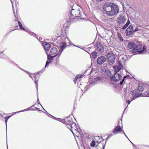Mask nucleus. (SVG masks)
Returning <instances> with one entry per match:
<instances>
[{"mask_svg":"<svg viewBox=\"0 0 149 149\" xmlns=\"http://www.w3.org/2000/svg\"><path fill=\"white\" fill-rule=\"evenodd\" d=\"M102 11L104 13L108 16H113L119 12L118 6L113 3L107 2L102 6Z\"/></svg>","mask_w":149,"mask_h":149,"instance_id":"obj_1","label":"nucleus"},{"mask_svg":"<svg viewBox=\"0 0 149 149\" xmlns=\"http://www.w3.org/2000/svg\"><path fill=\"white\" fill-rule=\"evenodd\" d=\"M80 10L79 8H77L76 9L72 8L70 11V14L71 16H75L77 17H81L82 16V11L81 8Z\"/></svg>","mask_w":149,"mask_h":149,"instance_id":"obj_2","label":"nucleus"},{"mask_svg":"<svg viewBox=\"0 0 149 149\" xmlns=\"http://www.w3.org/2000/svg\"><path fill=\"white\" fill-rule=\"evenodd\" d=\"M146 47L143 45V46L140 45H137L134 48L132 49L133 53L139 52L140 54L142 53L146 50Z\"/></svg>","mask_w":149,"mask_h":149,"instance_id":"obj_3","label":"nucleus"},{"mask_svg":"<svg viewBox=\"0 0 149 149\" xmlns=\"http://www.w3.org/2000/svg\"><path fill=\"white\" fill-rule=\"evenodd\" d=\"M107 57L109 63L111 65L114 63L115 61V56L112 53H109L107 54Z\"/></svg>","mask_w":149,"mask_h":149,"instance_id":"obj_4","label":"nucleus"},{"mask_svg":"<svg viewBox=\"0 0 149 149\" xmlns=\"http://www.w3.org/2000/svg\"><path fill=\"white\" fill-rule=\"evenodd\" d=\"M38 74V73H34L33 74H30V77L34 81L35 84L36 85V88L38 89V81L39 79Z\"/></svg>","mask_w":149,"mask_h":149,"instance_id":"obj_5","label":"nucleus"},{"mask_svg":"<svg viewBox=\"0 0 149 149\" xmlns=\"http://www.w3.org/2000/svg\"><path fill=\"white\" fill-rule=\"evenodd\" d=\"M122 78V76L118 73H115L113 75L110 77L111 80L117 82L119 81Z\"/></svg>","mask_w":149,"mask_h":149,"instance_id":"obj_6","label":"nucleus"},{"mask_svg":"<svg viewBox=\"0 0 149 149\" xmlns=\"http://www.w3.org/2000/svg\"><path fill=\"white\" fill-rule=\"evenodd\" d=\"M57 43L58 44H60V49L59 50V52H61V53L58 56H59L61 52L66 47L67 43L65 41L64 42L62 41V40L57 42Z\"/></svg>","mask_w":149,"mask_h":149,"instance_id":"obj_7","label":"nucleus"},{"mask_svg":"<svg viewBox=\"0 0 149 149\" xmlns=\"http://www.w3.org/2000/svg\"><path fill=\"white\" fill-rule=\"evenodd\" d=\"M118 22L119 25L122 26L125 22L126 19L125 16L120 15L117 17Z\"/></svg>","mask_w":149,"mask_h":149,"instance_id":"obj_8","label":"nucleus"},{"mask_svg":"<svg viewBox=\"0 0 149 149\" xmlns=\"http://www.w3.org/2000/svg\"><path fill=\"white\" fill-rule=\"evenodd\" d=\"M106 61V57L104 56H101L97 58L96 62L98 65H101L103 64Z\"/></svg>","mask_w":149,"mask_h":149,"instance_id":"obj_9","label":"nucleus"},{"mask_svg":"<svg viewBox=\"0 0 149 149\" xmlns=\"http://www.w3.org/2000/svg\"><path fill=\"white\" fill-rule=\"evenodd\" d=\"M60 120H58L59 121H60L62 123H63L64 121L65 122V123L66 124L67 126L68 125L69 126V125H71V124H72V123H73V120H72V119L70 117H67L65 118L64 120H61V119Z\"/></svg>","mask_w":149,"mask_h":149,"instance_id":"obj_10","label":"nucleus"},{"mask_svg":"<svg viewBox=\"0 0 149 149\" xmlns=\"http://www.w3.org/2000/svg\"><path fill=\"white\" fill-rule=\"evenodd\" d=\"M58 51L57 48L55 47H53L50 50L49 55H51V56L52 57H55L58 54Z\"/></svg>","mask_w":149,"mask_h":149,"instance_id":"obj_11","label":"nucleus"},{"mask_svg":"<svg viewBox=\"0 0 149 149\" xmlns=\"http://www.w3.org/2000/svg\"><path fill=\"white\" fill-rule=\"evenodd\" d=\"M125 32L127 36H130L132 34H133V26L130 25L126 30Z\"/></svg>","mask_w":149,"mask_h":149,"instance_id":"obj_12","label":"nucleus"},{"mask_svg":"<svg viewBox=\"0 0 149 149\" xmlns=\"http://www.w3.org/2000/svg\"><path fill=\"white\" fill-rule=\"evenodd\" d=\"M82 75H77L75 77L74 79V81L75 84L77 82H78V86L79 87V88H80V86L79 85H81V82H79V81H80V79L81 78Z\"/></svg>","mask_w":149,"mask_h":149,"instance_id":"obj_13","label":"nucleus"},{"mask_svg":"<svg viewBox=\"0 0 149 149\" xmlns=\"http://www.w3.org/2000/svg\"><path fill=\"white\" fill-rule=\"evenodd\" d=\"M132 94L131 95L132 96L131 98V101L135 99L139 95L136 93V90H134L131 91Z\"/></svg>","mask_w":149,"mask_h":149,"instance_id":"obj_14","label":"nucleus"},{"mask_svg":"<svg viewBox=\"0 0 149 149\" xmlns=\"http://www.w3.org/2000/svg\"><path fill=\"white\" fill-rule=\"evenodd\" d=\"M122 131V128L119 126H116L113 130L112 132L114 133V135Z\"/></svg>","mask_w":149,"mask_h":149,"instance_id":"obj_15","label":"nucleus"},{"mask_svg":"<svg viewBox=\"0 0 149 149\" xmlns=\"http://www.w3.org/2000/svg\"><path fill=\"white\" fill-rule=\"evenodd\" d=\"M42 45L45 50L48 51L50 49L51 46L48 43L46 42H44L42 44Z\"/></svg>","mask_w":149,"mask_h":149,"instance_id":"obj_16","label":"nucleus"},{"mask_svg":"<svg viewBox=\"0 0 149 149\" xmlns=\"http://www.w3.org/2000/svg\"><path fill=\"white\" fill-rule=\"evenodd\" d=\"M97 49L100 52L102 53L104 48V47L100 44L97 45Z\"/></svg>","mask_w":149,"mask_h":149,"instance_id":"obj_17","label":"nucleus"},{"mask_svg":"<svg viewBox=\"0 0 149 149\" xmlns=\"http://www.w3.org/2000/svg\"><path fill=\"white\" fill-rule=\"evenodd\" d=\"M76 126V123L74 122L73 121V123H72V124H71V125H69V126L67 125V127L69 129H70V131L72 132L74 135V133L73 131L72 128Z\"/></svg>","mask_w":149,"mask_h":149,"instance_id":"obj_18","label":"nucleus"},{"mask_svg":"<svg viewBox=\"0 0 149 149\" xmlns=\"http://www.w3.org/2000/svg\"><path fill=\"white\" fill-rule=\"evenodd\" d=\"M135 43L133 42H131L128 43L127 47L129 48L132 49L134 47H135Z\"/></svg>","mask_w":149,"mask_h":149,"instance_id":"obj_19","label":"nucleus"},{"mask_svg":"<svg viewBox=\"0 0 149 149\" xmlns=\"http://www.w3.org/2000/svg\"><path fill=\"white\" fill-rule=\"evenodd\" d=\"M130 23V22L129 19H128L126 23L122 27L121 29L123 30H125L128 27Z\"/></svg>","mask_w":149,"mask_h":149,"instance_id":"obj_20","label":"nucleus"},{"mask_svg":"<svg viewBox=\"0 0 149 149\" xmlns=\"http://www.w3.org/2000/svg\"><path fill=\"white\" fill-rule=\"evenodd\" d=\"M144 86L141 84H139L137 88V90L139 92H141L144 90Z\"/></svg>","mask_w":149,"mask_h":149,"instance_id":"obj_21","label":"nucleus"},{"mask_svg":"<svg viewBox=\"0 0 149 149\" xmlns=\"http://www.w3.org/2000/svg\"><path fill=\"white\" fill-rule=\"evenodd\" d=\"M114 68L116 73H117L119 72L121 69V68L119 67V66H114Z\"/></svg>","mask_w":149,"mask_h":149,"instance_id":"obj_22","label":"nucleus"},{"mask_svg":"<svg viewBox=\"0 0 149 149\" xmlns=\"http://www.w3.org/2000/svg\"><path fill=\"white\" fill-rule=\"evenodd\" d=\"M49 116H51L52 118L56 120H58V119H60V118H56L53 116L51 115L50 114H49V113H48L47 111H46V112H45Z\"/></svg>","mask_w":149,"mask_h":149,"instance_id":"obj_23","label":"nucleus"},{"mask_svg":"<svg viewBox=\"0 0 149 149\" xmlns=\"http://www.w3.org/2000/svg\"><path fill=\"white\" fill-rule=\"evenodd\" d=\"M92 56L95 59L97 58V54L96 52H92Z\"/></svg>","mask_w":149,"mask_h":149,"instance_id":"obj_24","label":"nucleus"},{"mask_svg":"<svg viewBox=\"0 0 149 149\" xmlns=\"http://www.w3.org/2000/svg\"><path fill=\"white\" fill-rule=\"evenodd\" d=\"M18 23L20 29L22 30H25V28L23 27L22 23L19 21H18Z\"/></svg>","mask_w":149,"mask_h":149,"instance_id":"obj_25","label":"nucleus"},{"mask_svg":"<svg viewBox=\"0 0 149 149\" xmlns=\"http://www.w3.org/2000/svg\"><path fill=\"white\" fill-rule=\"evenodd\" d=\"M118 37L119 39V40L121 42H122L123 41V39L122 37L120 34L118 33Z\"/></svg>","mask_w":149,"mask_h":149,"instance_id":"obj_26","label":"nucleus"},{"mask_svg":"<svg viewBox=\"0 0 149 149\" xmlns=\"http://www.w3.org/2000/svg\"><path fill=\"white\" fill-rule=\"evenodd\" d=\"M105 72L107 75L108 76H110L111 75V71L110 70H105Z\"/></svg>","mask_w":149,"mask_h":149,"instance_id":"obj_27","label":"nucleus"},{"mask_svg":"<svg viewBox=\"0 0 149 149\" xmlns=\"http://www.w3.org/2000/svg\"><path fill=\"white\" fill-rule=\"evenodd\" d=\"M30 109V108H28L27 109H24V110H21V111H19L16 112H15V113L16 114V113H20V112H24V111H28V110H29Z\"/></svg>","mask_w":149,"mask_h":149,"instance_id":"obj_28","label":"nucleus"},{"mask_svg":"<svg viewBox=\"0 0 149 149\" xmlns=\"http://www.w3.org/2000/svg\"><path fill=\"white\" fill-rule=\"evenodd\" d=\"M11 116H6L5 117V122L6 123V127H7V123L8 120L10 118V117H11Z\"/></svg>","mask_w":149,"mask_h":149,"instance_id":"obj_29","label":"nucleus"},{"mask_svg":"<svg viewBox=\"0 0 149 149\" xmlns=\"http://www.w3.org/2000/svg\"><path fill=\"white\" fill-rule=\"evenodd\" d=\"M117 63L118 65H116L117 66H118L121 68L123 67V65L119 61H118Z\"/></svg>","mask_w":149,"mask_h":149,"instance_id":"obj_30","label":"nucleus"},{"mask_svg":"<svg viewBox=\"0 0 149 149\" xmlns=\"http://www.w3.org/2000/svg\"><path fill=\"white\" fill-rule=\"evenodd\" d=\"M95 145V142L93 140L92 141V142L91 143L90 146L92 147H94Z\"/></svg>","mask_w":149,"mask_h":149,"instance_id":"obj_31","label":"nucleus"},{"mask_svg":"<svg viewBox=\"0 0 149 149\" xmlns=\"http://www.w3.org/2000/svg\"><path fill=\"white\" fill-rule=\"evenodd\" d=\"M51 56H52L51 55H49L48 56L47 60L49 61H51L52 60V58H53Z\"/></svg>","mask_w":149,"mask_h":149,"instance_id":"obj_32","label":"nucleus"},{"mask_svg":"<svg viewBox=\"0 0 149 149\" xmlns=\"http://www.w3.org/2000/svg\"><path fill=\"white\" fill-rule=\"evenodd\" d=\"M125 79H124L123 78V79H122V81H120L119 83L120 85L121 86V85H122L123 84V85H124L125 83L123 84V82L124 81Z\"/></svg>","mask_w":149,"mask_h":149,"instance_id":"obj_33","label":"nucleus"},{"mask_svg":"<svg viewBox=\"0 0 149 149\" xmlns=\"http://www.w3.org/2000/svg\"><path fill=\"white\" fill-rule=\"evenodd\" d=\"M140 30H141V29L139 28L138 27H136V28H135L134 30H133V34L134 33Z\"/></svg>","mask_w":149,"mask_h":149,"instance_id":"obj_34","label":"nucleus"},{"mask_svg":"<svg viewBox=\"0 0 149 149\" xmlns=\"http://www.w3.org/2000/svg\"><path fill=\"white\" fill-rule=\"evenodd\" d=\"M30 34L31 36H33L34 37L36 36V34L35 33L32 32H30Z\"/></svg>","mask_w":149,"mask_h":149,"instance_id":"obj_35","label":"nucleus"},{"mask_svg":"<svg viewBox=\"0 0 149 149\" xmlns=\"http://www.w3.org/2000/svg\"><path fill=\"white\" fill-rule=\"evenodd\" d=\"M51 62V61H47L46 64L45 66V68H46L47 66L49 65V63Z\"/></svg>","mask_w":149,"mask_h":149,"instance_id":"obj_36","label":"nucleus"},{"mask_svg":"<svg viewBox=\"0 0 149 149\" xmlns=\"http://www.w3.org/2000/svg\"><path fill=\"white\" fill-rule=\"evenodd\" d=\"M17 66H18V67H19L20 69H21V70H24L25 72H26L27 74H29V75L30 74H31V73H30L28 71H26L25 70H23V69H22L21 68H19L18 65H17Z\"/></svg>","mask_w":149,"mask_h":149,"instance_id":"obj_37","label":"nucleus"},{"mask_svg":"<svg viewBox=\"0 0 149 149\" xmlns=\"http://www.w3.org/2000/svg\"><path fill=\"white\" fill-rule=\"evenodd\" d=\"M78 131V128L77 127H76V128L75 129H74V133L76 132H77Z\"/></svg>","mask_w":149,"mask_h":149,"instance_id":"obj_38","label":"nucleus"},{"mask_svg":"<svg viewBox=\"0 0 149 149\" xmlns=\"http://www.w3.org/2000/svg\"><path fill=\"white\" fill-rule=\"evenodd\" d=\"M132 101H131V100H129L127 101V102L128 103V104H129Z\"/></svg>","mask_w":149,"mask_h":149,"instance_id":"obj_39","label":"nucleus"},{"mask_svg":"<svg viewBox=\"0 0 149 149\" xmlns=\"http://www.w3.org/2000/svg\"><path fill=\"white\" fill-rule=\"evenodd\" d=\"M114 135L113 134H112L111 133H110L109 134L108 136H110V138L113 135Z\"/></svg>","mask_w":149,"mask_h":149,"instance_id":"obj_40","label":"nucleus"},{"mask_svg":"<svg viewBox=\"0 0 149 149\" xmlns=\"http://www.w3.org/2000/svg\"><path fill=\"white\" fill-rule=\"evenodd\" d=\"M76 126L74 127H73L72 128L73 131L74 132V129H75L76 128Z\"/></svg>","mask_w":149,"mask_h":149,"instance_id":"obj_41","label":"nucleus"},{"mask_svg":"<svg viewBox=\"0 0 149 149\" xmlns=\"http://www.w3.org/2000/svg\"><path fill=\"white\" fill-rule=\"evenodd\" d=\"M25 31H26V32H27L29 33H30V32H31L28 29H25V30H24Z\"/></svg>","mask_w":149,"mask_h":149,"instance_id":"obj_42","label":"nucleus"},{"mask_svg":"<svg viewBox=\"0 0 149 149\" xmlns=\"http://www.w3.org/2000/svg\"><path fill=\"white\" fill-rule=\"evenodd\" d=\"M121 132H122V133H123L125 135H126V134L124 131L122 130V131Z\"/></svg>","mask_w":149,"mask_h":149,"instance_id":"obj_43","label":"nucleus"},{"mask_svg":"<svg viewBox=\"0 0 149 149\" xmlns=\"http://www.w3.org/2000/svg\"><path fill=\"white\" fill-rule=\"evenodd\" d=\"M35 109H36V110H38V111H40V109H39V108H38L36 107H35Z\"/></svg>","mask_w":149,"mask_h":149,"instance_id":"obj_44","label":"nucleus"},{"mask_svg":"<svg viewBox=\"0 0 149 149\" xmlns=\"http://www.w3.org/2000/svg\"><path fill=\"white\" fill-rule=\"evenodd\" d=\"M42 72L41 71H39V72H38V73H38V74H39L40 73H42Z\"/></svg>","mask_w":149,"mask_h":149,"instance_id":"obj_45","label":"nucleus"},{"mask_svg":"<svg viewBox=\"0 0 149 149\" xmlns=\"http://www.w3.org/2000/svg\"><path fill=\"white\" fill-rule=\"evenodd\" d=\"M87 86H86L85 87V90H87Z\"/></svg>","mask_w":149,"mask_h":149,"instance_id":"obj_46","label":"nucleus"},{"mask_svg":"<svg viewBox=\"0 0 149 149\" xmlns=\"http://www.w3.org/2000/svg\"><path fill=\"white\" fill-rule=\"evenodd\" d=\"M96 0L97 1H103L104 0Z\"/></svg>","mask_w":149,"mask_h":149,"instance_id":"obj_47","label":"nucleus"},{"mask_svg":"<svg viewBox=\"0 0 149 149\" xmlns=\"http://www.w3.org/2000/svg\"><path fill=\"white\" fill-rule=\"evenodd\" d=\"M127 76H125L123 77V78L124 79H125L126 78H127Z\"/></svg>","mask_w":149,"mask_h":149,"instance_id":"obj_48","label":"nucleus"},{"mask_svg":"<svg viewBox=\"0 0 149 149\" xmlns=\"http://www.w3.org/2000/svg\"><path fill=\"white\" fill-rule=\"evenodd\" d=\"M35 104H34L33 106H32L31 107H35Z\"/></svg>","mask_w":149,"mask_h":149,"instance_id":"obj_49","label":"nucleus"},{"mask_svg":"<svg viewBox=\"0 0 149 149\" xmlns=\"http://www.w3.org/2000/svg\"><path fill=\"white\" fill-rule=\"evenodd\" d=\"M110 138V136H108L107 137V138L106 139H107Z\"/></svg>","mask_w":149,"mask_h":149,"instance_id":"obj_50","label":"nucleus"},{"mask_svg":"<svg viewBox=\"0 0 149 149\" xmlns=\"http://www.w3.org/2000/svg\"><path fill=\"white\" fill-rule=\"evenodd\" d=\"M102 146L103 147V149H104L105 148V145H104V146L102 145Z\"/></svg>","mask_w":149,"mask_h":149,"instance_id":"obj_51","label":"nucleus"},{"mask_svg":"<svg viewBox=\"0 0 149 149\" xmlns=\"http://www.w3.org/2000/svg\"><path fill=\"white\" fill-rule=\"evenodd\" d=\"M38 104H40L41 105V106H42L41 105V104H40V102H38Z\"/></svg>","mask_w":149,"mask_h":149,"instance_id":"obj_52","label":"nucleus"},{"mask_svg":"<svg viewBox=\"0 0 149 149\" xmlns=\"http://www.w3.org/2000/svg\"><path fill=\"white\" fill-rule=\"evenodd\" d=\"M42 106V108H43V110H44V111H46L45 110V109H44L43 107H42V106Z\"/></svg>","mask_w":149,"mask_h":149,"instance_id":"obj_53","label":"nucleus"},{"mask_svg":"<svg viewBox=\"0 0 149 149\" xmlns=\"http://www.w3.org/2000/svg\"><path fill=\"white\" fill-rule=\"evenodd\" d=\"M125 136H126V137L127 138V139H129L128 138L127 136L126 135H126H125Z\"/></svg>","mask_w":149,"mask_h":149,"instance_id":"obj_54","label":"nucleus"},{"mask_svg":"<svg viewBox=\"0 0 149 149\" xmlns=\"http://www.w3.org/2000/svg\"><path fill=\"white\" fill-rule=\"evenodd\" d=\"M130 142H131V143H132V144L134 145V146H135V145L133 144V143H132L131 141H130Z\"/></svg>","mask_w":149,"mask_h":149,"instance_id":"obj_55","label":"nucleus"},{"mask_svg":"<svg viewBox=\"0 0 149 149\" xmlns=\"http://www.w3.org/2000/svg\"><path fill=\"white\" fill-rule=\"evenodd\" d=\"M37 102H39V99H38V98Z\"/></svg>","mask_w":149,"mask_h":149,"instance_id":"obj_56","label":"nucleus"},{"mask_svg":"<svg viewBox=\"0 0 149 149\" xmlns=\"http://www.w3.org/2000/svg\"><path fill=\"white\" fill-rule=\"evenodd\" d=\"M126 76H127V77H130V76L129 75H127Z\"/></svg>","mask_w":149,"mask_h":149,"instance_id":"obj_57","label":"nucleus"},{"mask_svg":"<svg viewBox=\"0 0 149 149\" xmlns=\"http://www.w3.org/2000/svg\"><path fill=\"white\" fill-rule=\"evenodd\" d=\"M122 60H123L124 59V58L123 57H122Z\"/></svg>","mask_w":149,"mask_h":149,"instance_id":"obj_58","label":"nucleus"},{"mask_svg":"<svg viewBox=\"0 0 149 149\" xmlns=\"http://www.w3.org/2000/svg\"><path fill=\"white\" fill-rule=\"evenodd\" d=\"M59 38H60V37H58V39Z\"/></svg>","mask_w":149,"mask_h":149,"instance_id":"obj_59","label":"nucleus"},{"mask_svg":"<svg viewBox=\"0 0 149 149\" xmlns=\"http://www.w3.org/2000/svg\"><path fill=\"white\" fill-rule=\"evenodd\" d=\"M126 108L124 110V112H125V110H126Z\"/></svg>","mask_w":149,"mask_h":149,"instance_id":"obj_60","label":"nucleus"},{"mask_svg":"<svg viewBox=\"0 0 149 149\" xmlns=\"http://www.w3.org/2000/svg\"><path fill=\"white\" fill-rule=\"evenodd\" d=\"M36 38L37 39H38V38L37 37H36Z\"/></svg>","mask_w":149,"mask_h":149,"instance_id":"obj_61","label":"nucleus"},{"mask_svg":"<svg viewBox=\"0 0 149 149\" xmlns=\"http://www.w3.org/2000/svg\"><path fill=\"white\" fill-rule=\"evenodd\" d=\"M146 146L149 147V146Z\"/></svg>","mask_w":149,"mask_h":149,"instance_id":"obj_62","label":"nucleus"},{"mask_svg":"<svg viewBox=\"0 0 149 149\" xmlns=\"http://www.w3.org/2000/svg\"><path fill=\"white\" fill-rule=\"evenodd\" d=\"M121 123H122V121H121Z\"/></svg>","mask_w":149,"mask_h":149,"instance_id":"obj_63","label":"nucleus"},{"mask_svg":"<svg viewBox=\"0 0 149 149\" xmlns=\"http://www.w3.org/2000/svg\"><path fill=\"white\" fill-rule=\"evenodd\" d=\"M7 148H8V147L7 146Z\"/></svg>","mask_w":149,"mask_h":149,"instance_id":"obj_64","label":"nucleus"}]
</instances>
